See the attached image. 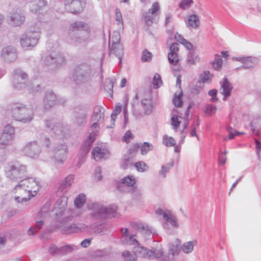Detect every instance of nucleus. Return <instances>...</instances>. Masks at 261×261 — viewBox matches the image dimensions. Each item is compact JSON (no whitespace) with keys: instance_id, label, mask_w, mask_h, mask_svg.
Segmentation results:
<instances>
[{"instance_id":"a878e982","label":"nucleus","mask_w":261,"mask_h":261,"mask_svg":"<svg viewBox=\"0 0 261 261\" xmlns=\"http://www.w3.org/2000/svg\"><path fill=\"white\" fill-rule=\"evenodd\" d=\"M95 134L91 133L81 147V154L82 156L86 155L91 149V146L95 140Z\"/></svg>"},{"instance_id":"de8ad7c7","label":"nucleus","mask_w":261,"mask_h":261,"mask_svg":"<svg viewBox=\"0 0 261 261\" xmlns=\"http://www.w3.org/2000/svg\"><path fill=\"white\" fill-rule=\"evenodd\" d=\"M212 63L213 68L217 70H219L222 65V59L221 56L218 54H216L215 55V61Z\"/></svg>"},{"instance_id":"5701e85b","label":"nucleus","mask_w":261,"mask_h":261,"mask_svg":"<svg viewBox=\"0 0 261 261\" xmlns=\"http://www.w3.org/2000/svg\"><path fill=\"white\" fill-rule=\"evenodd\" d=\"M65 6L73 14L79 13L83 10L81 0H65Z\"/></svg>"},{"instance_id":"f8f14e48","label":"nucleus","mask_w":261,"mask_h":261,"mask_svg":"<svg viewBox=\"0 0 261 261\" xmlns=\"http://www.w3.org/2000/svg\"><path fill=\"white\" fill-rule=\"evenodd\" d=\"M120 37L119 35L118 38L112 37V45L109 44L110 54H114L119 59V65L121 66L122 64V59L123 56V49L122 45L120 43Z\"/></svg>"},{"instance_id":"680f3d73","label":"nucleus","mask_w":261,"mask_h":261,"mask_svg":"<svg viewBox=\"0 0 261 261\" xmlns=\"http://www.w3.org/2000/svg\"><path fill=\"white\" fill-rule=\"evenodd\" d=\"M218 91L216 89H213L208 91V94L211 96L210 101L211 102H215L218 101V99L217 97Z\"/></svg>"},{"instance_id":"f704fd0d","label":"nucleus","mask_w":261,"mask_h":261,"mask_svg":"<svg viewBox=\"0 0 261 261\" xmlns=\"http://www.w3.org/2000/svg\"><path fill=\"white\" fill-rule=\"evenodd\" d=\"M141 105L144 108V113L149 115L152 112V103L150 100L144 99L141 100Z\"/></svg>"},{"instance_id":"4c0bfd02","label":"nucleus","mask_w":261,"mask_h":261,"mask_svg":"<svg viewBox=\"0 0 261 261\" xmlns=\"http://www.w3.org/2000/svg\"><path fill=\"white\" fill-rule=\"evenodd\" d=\"M196 244V241H189L186 242L182 245L181 247L182 250L185 253H190L193 250L194 246Z\"/></svg>"},{"instance_id":"7ed1b4c3","label":"nucleus","mask_w":261,"mask_h":261,"mask_svg":"<svg viewBox=\"0 0 261 261\" xmlns=\"http://www.w3.org/2000/svg\"><path fill=\"white\" fill-rule=\"evenodd\" d=\"M87 207L90 211L89 216L94 220H102L111 216L114 217V214L117 210V207L115 205L107 207L97 202L88 203Z\"/></svg>"},{"instance_id":"9d476101","label":"nucleus","mask_w":261,"mask_h":261,"mask_svg":"<svg viewBox=\"0 0 261 261\" xmlns=\"http://www.w3.org/2000/svg\"><path fill=\"white\" fill-rule=\"evenodd\" d=\"M28 78V74L21 69H16L13 71L12 83L15 88L18 90L23 89L26 87L25 80Z\"/></svg>"},{"instance_id":"774afa93","label":"nucleus","mask_w":261,"mask_h":261,"mask_svg":"<svg viewBox=\"0 0 261 261\" xmlns=\"http://www.w3.org/2000/svg\"><path fill=\"white\" fill-rule=\"evenodd\" d=\"M133 137V135L132 134L130 130H127L124 134L122 140L123 142L128 143L129 142V140L130 139H132Z\"/></svg>"},{"instance_id":"dca6fc26","label":"nucleus","mask_w":261,"mask_h":261,"mask_svg":"<svg viewBox=\"0 0 261 261\" xmlns=\"http://www.w3.org/2000/svg\"><path fill=\"white\" fill-rule=\"evenodd\" d=\"M14 127L9 124L7 125L4 127L3 132L1 135L0 145L6 146L11 144L14 137Z\"/></svg>"},{"instance_id":"20e7f679","label":"nucleus","mask_w":261,"mask_h":261,"mask_svg":"<svg viewBox=\"0 0 261 261\" xmlns=\"http://www.w3.org/2000/svg\"><path fill=\"white\" fill-rule=\"evenodd\" d=\"M91 66L87 64H82L76 66L72 73V78L77 85L88 82L92 76Z\"/></svg>"},{"instance_id":"13d9d810","label":"nucleus","mask_w":261,"mask_h":261,"mask_svg":"<svg viewBox=\"0 0 261 261\" xmlns=\"http://www.w3.org/2000/svg\"><path fill=\"white\" fill-rule=\"evenodd\" d=\"M28 89L30 93L34 94L40 90L41 87L39 84H32L28 86Z\"/></svg>"},{"instance_id":"0e129e2a","label":"nucleus","mask_w":261,"mask_h":261,"mask_svg":"<svg viewBox=\"0 0 261 261\" xmlns=\"http://www.w3.org/2000/svg\"><path fill=\"white\" fill-rule=\"evenodd\" d=\"M160 10V6L158 2L154 3L152 5V8L148 10L149 14H154Z\"/></svg>"},{"instance_id":"473e14b6","label":"nucleus","mask_w":261,"mask_h":261,"mask_svg":"<svg viewBox=\"0 0 261 261\" xmlns=\"http://www.w3.org/2000/svg\"><path fill=\"white\" fill-rule=\"evenodd\" d=\"M135 235L131 234L129 237L127 239H121V242L123 244H127L129 245H135L136 246V252L139 251V249H138V247H141L140 246V243L139 241L134 238Z\"/></svg>"},{"instance_id":"cd10ccee","label":"nucleus","mask_w":261,"mask_h":261,"mask_svg":"<svg viewBox=\"0 0 261 261\" xmlns=\"http://www.w3.org/2000/svg\"><path fill=\"white\" fill-rule=\"evenodd\" d=\"M91 154L96 160H107L109 158V151L98 146L94 147L92 149Z\"/></svg>"},{"instance_id":"4be33fe9","label":"nucleus","mask_w":261,"mask_h":261,"mask_svg":"<svg viewBox=\"0 0 261 261\" xmlns=\"http://www.w3.org/2000/svg\"><path fill=\"white\" fill-rule=\"evenodd\" d=\"M57 96L52 90H47L44 94L43 104L45 109H49L57 103Z\"/></svg>"},{"instance_id":"a211bd4d","label":"nucleus","mask_w":261,"mask_h":261,"mask_svg":"<svg viewBox=\"0 0 261 261\" xmlns=\"http://www.w3.org/2000/svg\"><path fill=\"white\" fill-rule=\"evenodd\" d=\"M68 148L65 143L58 144L53 150L54 158L58 163H63L65 161L67 154Z\"/></svg>"},{"instance_id":"f3484780","label":"nucleus","mask_w":261,"mask_h":261,"mask_svg":"<svg viewBox=\"0 0 261 261\" xmlns=\"http://www.w3.org/2000/svg\"><path fill=\"white\" fill-rule=\"evenodd\" d=\"M8 17L10 24L14 27L21 25L25 20L24 14L19 9L13 10Z\"/></svg>"},{"instance_id":"2eb2a0df","label":"nucleus","mask_w":261,"mask_h":261,"mask_svg":"<svg viewBox=\"0 0 261 261\" xmlns=\"http://www.w3.org/2000/svg\"><path fill=\"white\" fill-rule=\"evenodd\" d=\"M25 154L30 158H37L41 151L40 146L35 141L28 143L23 148Z\"/></svg>"},{"instance_id":"e433bc0d","label":"nucleus","mask_w":261,"mask_h":261,"mask_svg":"<svg viewBox=\"0 0 261 261\" xmlns=\"http://www.w3.org/2000/svg\"><path fill=\"white\" fill-rule=\"evenodd\" d=\"M200 58L198 55H196L194 51L191 50L187 55V61L189 65H194L196 62H198Z\"/></svg>"},{"instance_id":"f03ea898","label":"nucleus","mask_w":261,"mask_h":261,"mask_svg":"<svg viewBox=\"0 0 261 261\" xmlns=\"http://www.w3.org/2000/svg\"><path fill=\"white\" fill-rule=\"evenodd\" d=\"M33 107L29 108L23 103H14L9 107L8 110L10 111L14 120L28 123L33 119Z\"/></svg>"},{"instance_id":"a19ab883","label":"nucleus","mask_w":261,"mask_h":261,"mask_svg":"<svg viewBox=\"0 0 261 261\" xmlns=\"http://www.w3.org/2000/svg\"><path fill=\"white\" fill-rule=\"evenodd\" d=\"M115 81V80H113V79H107L105 81V85L103 87L105 90L110 95H111V96H112V94L113 93V86Z\"/></svg>"},{"instance_id":"338daca9","label":"nucleus","mask_w":261,"mask_h":261,"mask_svg":"<svg viewBox=\"0 0 261 261\" xmlns=\"http://www.w3.org/2000/svg\"><path fill=\"white\" fill-rule=\"evenodd\" d=\"M170 170V167H168L167 165H163L162 166V169L159 171V174L162 175L163 177L166 176V173L168 172Z\"/></svg>"},{"instance_id":"7c9ffc66","label":"nucleus","mask_w":261,"mask_h":261,"mask_svg":"<svg viewBox=\"0 0 261 261\" xmlns=\"http://www.w3.org/2000/svg\"><path fill=\"white\" fill-rule=\"evenodd\" d=\"M136 183V180L133 176H127L125 177L120 181L117 184V189L121 191V188L123 186L127 187H133Z\"/></svg>"},{"instance_id":"37998d69","label":"nucleus","mask_w":261,"mask_h":261,"mask_svg":"<svg viewBox=\"0 0 261 261\" xmlns=\"http://www.w3.org/2000/svg\"><path fill=\"white\" fill-rule=\"evenodd\" d=\"M153 145L152 144L145 142L140 145V149L141 151V154L142 155H145L149 151L153 150Z\"/></svg>"},{"instance_id":"c85d7f7f","label":"nucleus","mask_w":261,"mask_h":261,"mask_svg":"<svg viewBox=\"0 0 261 261\" xmlns=\"http://www.w3.org/2000/svg\"><path fill=\"white\" fill-rule=\"evenodd\" d=\"M45 0H32L30 3V9L34 14L40 13V10L47 5Z\"/></svg>"},{"instance_id":"72a5a7b5","label":"nucleus","mask_w":261,"mask_h":261,"mask_svg":"<svg viewBox=\"0 0 261 261\" xmlns=\"http://www.w3.org/2000/svg\"><path fill=\"white\" fill-rule=\"evenodd\" d=\"M44 223L43 220L37 221L33 226L30 227L28 231V234L29 236L35 235L41 229Z\"/></svg>"},{"instance_id":"423d86ee","label":"nucleus","mask_w":261,"mask_h":261,"mask_svg":"<svg viewBox=\"0 0 261 261\" xmlns=\"http://www.w3.org/2000/svg\"><path fill=\"white\" fill-rule=\"evenodd\" d=\"M40 37V29L36 30L30 29V30L23 34L20 39L22 47L25 49H31L38 43Z\"/></svg>"},{"instance_id":"aec40b11","label":"nucleus","mask_w":261,"mask_h":261,"mask_svg":"<svg viewBox=\"0 0 261 261\" xmlns=\"http://www.w3.org/2000/svg\"><path fill=\"white\" fill-rule=\"evenodd\" d=\"M232 60L243 64L242 65V67H244L245 69H252L254 68L258 62L256 58L251 56L233 57Z\"/></svg>"},{"instance_id":"69168bd1","label":"nucleus","mask_w":261,"mask_h":261,"mask_svg":"<svg viewBox=\"0 0 261 261\" xmlns=\"http://www.w3.org/2000/svg\"><path fill=\"white\" fill-rule=\"evenodd\" d=\"M211 75L208 71H204L203 75H201L200 81L202 83H205L211 79Z\"/></svg>"},{"instance_id":"39448f33","label":"nucleus","mask_w":261,"mask_h":261,"mask_svg":"<svg viewBox=\"0 0 261 261\" xmlns=\"http://www.w3.org/2000/svg\"><path fill=\"white\" fill-rule=\"evenodd\" d=\"M45 127L58 139H63L68 134L69 127L67 125L57 122L55 119L45 120Z\"/></svg>"},{"instance_id":"bf43d9fd","label":"nucleus","mask_w":261,"mask_h":261,"mask_svg":"<svg viewBox=\"0 0 261 261\" xmlns=\"http://www.w3.org/2000/svg\"><path fill=\"white\" fill-rule=\"evenodd\" d=\"M152 58V54L146 49L143 50L141 60L143 62H149Z\"/></svg>"},{"instance_id":"a18cd8bd","label":"nucleus","mask_w":261,"mask_h":261,"mask_svg":"<svg viewBox=\"0 0 261 261\" xmlns=\"http://www.w3.org/2000/svg\"><path fill=\"white\" fill-rule=\"evenodd\" d=\"M133 166L136 168L138 171L143 172L147 170L148 166L142 161L136 162L133 164Z\"/></svg>"},{"instance_id":"9b49d317","label":"nucleus","mask_w":261,"mask_h":261,"mask_svg":"<svg viewBox=\"0 0 261 261\" xmlns=\"http://www.w3.org/2000/svg\"><path fill=\"white\" fill-rule=\"evenodd\" d=\"M130 225L134 229L140 232L145 239L149 240L151 236L157 234L156 231L147 224L134 222H132Z\"/></svg>"},{"instance_id":"1a4fd4ad","label":"nucleus","mask_w":261,"mask_h":261,"mask_svg":"<svg viewBox=\"0 0 261 261\" xmlns=\"http://www.w3.org/2000/svg\"><path fill=\"white\" fill-rule=\"evenodd\" d=\"M68 35L71 43L74 46H86L91 41V31L71 32Z\"/></svg>"},{"instance_id":"49530a36","label":"nucleus","mask_w":261,"mask_h":261,"mask_svg":"<svg viewBox=\"0 0 261 261\" xmlns=\"http://www.w3.org/2000/svg\"><path fill=\"white\" fill-rule=\"evenodd\" d=\"M168 59L169 63L173 65H176L179 62L178 54L176 53L170 52L168 54Z\"/></svg>"},{"instance_id":"e2e57ef3","label":"nucleus","mask_w":261,"mask_h":261,"mask_svg":"<svg viewBox=\"0 0 261 261\" xmlns=\"http://www.w3.org/2000/svg\"><path fill=\"white\" fill-rule=\"evenodd\" d=\"M216 106L212 105H207L206 106L205 112L211 116L216 112Z\"/></svg>"},{"instance_id":"c9c22d12","label":"nucleus","mask_w":261,"mask_h":261,"mask_svg":"<svg viewBox=\"0 0 261 261\" xmlns=\"http://www.w3.org/2000/svg\"><path fill=\"white\" fill-rule=\"evenodd\" d=\"M188 22L189 25L193 28H197L200 24L199 17L195 13L189 16Z\"/></svg>"},{"instance_id":"c03bdc74","label":"nucleus","mask_w":261,"mask_h":261,"mask_svg":"<svg viewBox=\"0 0 261 261\" xmlns=\"http://www.w3.org/2000/svg\"><path fill=\"white\" fill-rule=\"evenodd\" d=\"M86 196L84 194H80L74 199V205L76 208H81L85 202Z\"/></svg>"},{"instance_id":"3c124183","label":"nucleus","mask_w":261,"mask_h":261,"mask_svg":"<svg viewBox=\"0 0 261 261\" xmlns=\"http://www.w3.org/2000/svg\"><path fill=\"white\" fill-rule=\"evenodd\" d=\"M163 142L165 145L168 147L174 146L176 145L175 139L171 137H168L167 135L164 136Z\"/></svg>"},{"instance_id":"412c9836","label":"nucleus","mask_w":261,"mask_h":261,"mask_svg":"<svg viewBox=\"0 0 261 261\" xmlns=\"http://www.w3.org/2000/svg\"><path fill=\"white\" fill-rule=\"evenodd\" d=\"M1 56L8 62H13L17 58L16 50L12 46L4 47L2 50Z\"/></svg>"},{"instance_id":"6ab92c4d","label":"nucleus","mask_w":261,"mask_h":261,"mask_svg":"<svg viewBox=\"0 0 261 261\" xmlns=\"http://www.w3.org/2000/svg\"><path fill=\"white\" fill-rule=\"evenodd\" d=\"M139 250L138 252L143 257L152 259L160 258L164 256V253L161 250H149L146 247H138Z\"/></svg>"},{"instance_id":"603ef678","label":"nucleus","mask_w":261,"mask_h":261,"mask_svg":"<svg viewBox=\"0 0 261 261\" xmlns=\"http://www.w3.org/2000/svg\"><path fill=\"white\" fill-rule=\"evenodd\" d=\"M74 177L72 175H69L65 178V180L61 184L60 189H65L67 187H70L73 181Z\"/></svg>"},{"instance_id":"79ce46f5","label":"nucleus","mask_w":261,"mask_h":261,"mask_svg":"<svg viewBox=\"0 0 261 261\" xmlns=\"http://www.w3.org/2000/svg\"><path fill=\"white\" fill-rule=\"evenodd\" d=\"M133 160L132 158L129 156L128 154H125L121 164V167L123 169H127L130 166L133 165L132 161Z\"/></svg>"},{"instance_id":"ea45409f","label":"nucleus","mask_w":261,"mask_h":261,"mask_svg":"<svg viewBox=\"0 0 261 261\" xmlns=\"http://www.w3.org/2000/svg\"><path fill=\"white\" fill-rule=\"evenodd\" d=\"M140 145L138 143L133 144L130 146L129 149L126 152V154H128L129 156H130V158L134 159L140 149Z\"/></svg>"},{"instance_id":"2f4dec72","label":"nucleus","mask_w":261,"mask_h":261,"mask_svg":"<svg viewBox=\"0 0 261 261\" xmlns=\"http://www.w3.org/2000/svg\"><path fill=\"white\" fill-rule=\"evenodd\" d=\"M168 247H169V250H168V256H164L163 257L164 260H166L167 259L166 258H167V259L169 260L173 259L174 255L176 254H177V255L178 254L180 251V249L179 247H176L174 246V245H172L171 244H169L168 245Z\"/></svg>"},{"instance_id":"b1692460","label":"nucleus","mask_w":261,"mask_h":261,"mask_svg":"<svg viewBox=\"0 0 261 261\" xmlns=\"http://www.w3.org/2000/svg\"><path fill=\"white\" fill-rule=\"evenodd\" d=\"M83 32L91 31L88 24L82 21H76L70 24L69 27L68 35L71 32Z\"/></svg>"},{"instance_id":"09e8293b","label":"nucleus","mask_w":261,"mask_h":261,"mask_svg":"<svg viewBox=\"0 0 261 261\" xmlns=\"http://www.w3.org/2000/svg\"><path fill=\"white\" fill-rule=\"evenodd\" d=\"M182 91L178 95L175 93L172 101L175 107L177 108H180L182 106L183 102L181 99Z\"/></svg>"},{"instance_id":"bb28decb","label":"nucleus","mask_w":261,"mask_h":261,"mask_svg":"<svg viewBox=\"0 0 261 261\" xmlns=\"http://www.w3.org/2000/svg\"><path fill=\"white\" fill-rule=\"evenodd\" d=\"M87 227V226L84 224L80 225L73 224L69 226H64L62 228L61 230L63 233L69 234L73 233L80 232L82 230H85Z\"/></svg>"},{"instance_id":"5fc2aeb1","label":"nucleus","mask_w":261,"mask_h":261,"mask_svg":"<svg viewBox=\"0 0 261 261\" xmlns=\"http://www.w3.org/2000/svg\"><path fill=\"white\" fill-rule=\"evenodd\" d=\"M74 246L66 245L60 247V255H65L71 252L74 249Z\"/></svg>"},{"instance_id":"393cba45","label":"nucleus","mask_w":261,"mask_h":261,"mask_svg":"<svg viewBox=\"0 0 261 261\" xmlns=\"http://www.w3.org/2000/svg\"><path fill=\"white\" fill-rule=\"evenodd\" d=\"M220 84L221 89H222L221 93L223 95V100H226L230 96L233 86L226 77H225Z\"/></svg>"},{"instance_id":"0eeeda50","label":"nucleus","mask_w":261,"mask_h":261,"mask_svg":"<svg viewBox=\"0 0 261 261\" xmlns=\"http://www.w3.org/2000/svg\"><path fill=\"white\" fill-rule=\"evenodd\" d=\"M88 110L83 105L78 106L74 108L72 122L74 125L83 127L86 125L88 117Z\"/></svg>"},{"instance_id":"c756f323","label":"nucleus","mask_w":261,"mask_h":261,"mask_svg":"<svg viewBox=\"0 0 261 261\" xmlns=\"http://www.w3.org/2000/svg\"><path fill=\"white\" fill-rule=\"evenodd\" d=\"M68 198L66 196H63L59 198L55 204V208L60 215H62L63 213L66 208L67 205Z\"/></svg>"},{"instance_id":"864d4df0","label":"nucleus","mask_w":261,"mask_h":261,"mask_svg":"<svg viewBox=\"0 0 261 261\" xmlns=\"http://www.w3.org/2000/svg\"><path fill=\"white\" fill-rule=\"evenodd\" d=\"M162 81L160 75L158 73H155L154 75L152 80V84L154 89L159 88L162 85Z\"/></svg>"},{"instance_id":"6e6d98bb","label":"nucleus","mask_w":261,"mask_h":261,"mask_svg":"<svg viewBox=\"0 0 261 261\" xmlns=\"http://www.w3.org/2000/svg\"><path fill=\"white\" fill-rule=\"evenodd\" d=\"M227 130L228 133V137L229 139H232L234 138V137L237 135H243L244 134L243 132H239L236 129H234L231 126H228L227 127Z\"/></svg>"},{"instance_id":"f257e3e1","label":"nucleus","mask_w":261,"mask_h":261,"mask_svg":"<svg viewBox=\"0 0 261 261\" xmlns=\"http://www.w3.org/2000/svg\"><path fill=\"white\" fill-rule=\"evenodd\" d=\"M4 168L6 177L12 181L22 183L27 177L26 166L18 161L7 163Z\"/></svg>"},{"instance_id":"4468645a","label":"nucleus","mask_w":261,"mask_h":261,"mask_svg":"<svg viewBox=\"0 0 261 261\" xmlns=\"http://www.w3.org/2000/svg\"><path fill=\"white\" fill-rule=\"evenodd\" d=\"M65 61V59L61 53L52 52L50 55L46 56L44 62L46 65H54L56 67L58 65H62Z\"/></svg>"},{"instance_id":"ddd939ff","label":"nucleus","mask_w":261,"mask_h":261,"mask_svg":"<svg viewBox=\"0 0 261 261\" xmlns=\"http://www.w3.org/2000/svg\"><path fill=\"white\" fill-rule=\"evenodd\" d=\"M38 185L39 183L36 181L35 179L33 178H29L27 176L26 178L23 180L22 183H19L18 185L15 186L14 191L16 190L19 188H21L24 189L25 191H28L29 193L31 194L32 189H35L36 187H37V189H34L33 192H37L39 190Z\"/></svg>"},{"instance_id":"58836bf2","label":"nucleus","mask_w":261,"mask_h":261,"mask_svg":"<svg viewBox=\"0 0 261 261\" xmlns=\"http://www.w3.org/2000/svg\"><path fill=\"white\" fill-rule=\"evenodd\" d=\"M166 220V223L164 224V227L165 228L168 226V223H169L172 227L177 228L178 226V224L177 222V219L175 216L170 215V214L168 215L167 217L165 219Z\"/></svg>"},{"instance_id":"052dcab7","label":"nucleus","mask_w":261,"mask_h":261,"mask_svg":"<svg viewBox=\"0 0 261 261\" xmlns=\"http://www.w3.org/2000/svg\"><path fill=\"white\" fill-rule=\"evenodd\" d=\"M49 252L53 255H60V247L52 245L49 248Z\"/></svg>"},{"instance_id":"8fccbe9b","label":"nucleus","mask_w":261,"mask_h":261,"mask_svg":"<svg viewBox=\"0 0 261 261\" xmlns=\"http://www.w3.org/2000/svg\"><path fill=\"white\" fill-rule=\"evenodd\" d=\"M122 257L125 261H137V257L134 253H131L128 251H125L122 253Z\"/></svg>"},{"instance_id":"6e6552de","label":"nucleus","mask_w":261,"mask_h":261,"mask_svg":"<svg viewBox=\"0 0 261 261\" xmlns=\"http://www.w3.org/2000/svg\"><path fill=\"white\" fill-rule=\"evenodd\" d=\"M105 109L100 106H96L94 108L93 113L90 121V128L92 133L95 134V132L99 128V125L104 120Z\"/></svg>"},{"instance_id":"4d7b16f0","label":"nucleus","mask_w":261,"mask_h":261,"mask_svg":"<svg viewBox=\"0 0 261 261\" xmlns=\"http://www.w3.org/2000/svg\"><path fill=\"white\" fill-rule=\"evenodd\" d=\"M171 125L173 126V129L175 132H177L178 128L180 126L181 122L178 119V116L174 115L171 119Z\"/></svg>"}]
</instances>
